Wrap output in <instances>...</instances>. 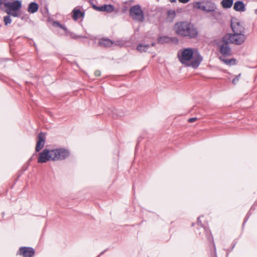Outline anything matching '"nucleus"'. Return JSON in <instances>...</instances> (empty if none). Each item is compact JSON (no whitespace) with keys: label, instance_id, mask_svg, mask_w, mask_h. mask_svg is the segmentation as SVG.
Returning a JSON list of instances; mask_svg holds the SVG:
<instances>
[{"label":"nucleus","instance_id":"1","mask_svg":"<svg viewBox=\"0 0 257 257\" xmlns=\"http://www.w3.org/2000/svg\"><path fill=\"white\" fill-rule=\"evenodd\" d=\"M175 33L179 36L188 39H196L199 35L197 27L188 21L176 23L174 26Z\"/></svg>","mask_w":257,"mask_h":257},{"label":"nucleus","instance_id":"2","mask_svg":"<svg viewBox=\"0 0 257 257\" xmlns=\"http://www.w3.org/2000/svg\"><path fill=\"white\" fill-rule=\"evenodd\" d=\"M193 56V50L192 48H185L178 53V58L180 62L187 66L197 68L202 61V57L198 53L195 54L194 58L189 63Z\"/></svg>","mask_w":257,"mask_h":257},{"label":"nucleus","instance_id":"3","mask_svg":"<svg viewBox=\"0 0 257 257\" xmlns=\"http://www.w3.org/2000/svg\"><path fill=\"white\" fill-rule=\"evenodd\" d=\"M224 37L225 41H228L230 43L236 45H242L246 39V36L243 33L227 34Z\"/></svg>","mask_w":257,"mask_h":257},{"label":"nucleus","instance_id":"4","mask_svg":"<svg viewBox=\"0 0 257 257\" xmlns=\"http://www.w3.org/2000/svg\"><path fill=\"white\" fill-rule=\"evenodd\" d=\"M130 15L135 21L143 22L144 20L143 11L139 5H136L131 7Z\"/></svg>","mask_w":257,"mask_h":257},{"label":"nucleus","instance_id":"5","mask_svg":"<svg viewBox=\"0 0 257 257\" xmlns=\"http://www.w3.org/2000/svg\"><path fill=\"white\" fill-rule=\"evenodd\" d=\"M52 153L54 161L64 160L70 155L69 151L63 148L53 149Z\"/></svg>","mask_w":257,"mask_h":257},{"label":"nucleus","instance_id":"6","mask_svg":"<svg viewBox=\"0 0 257 257\" xmlns=\"http://www.w3.org/2000/svg\"><path fill=\"white\" fill-rule=\"evenodd\" d=\"M52 150H49L45 149L40 153L39 157L38 160V163H46L49 160L53 161V156H52Z\"/></svg>","mask_w":257,"mask_h":257},{"label":"nucleus","instance_id":"7","mask_svg":"<svg viewBox=\"0 0 257 257\" xmlns=\"http://www.w3.org/2000/svg\"><path fill=\"white\" fill-rule=\"evenodd\" d=\"M18 254L23 257H33L35 254V251L31 247L22 246L19 248Z\"/></svg>","mask_w":257,"mask_h":257},{"label":"nucleus","instance_id":"8","mask_svg":"<svg viewBox=\"0 0 257 257\" xmlns=\"http://www.w3.org/2000/svg\"><path fill=\"white\" fill-rule=\"evenodd\" d=\"M222 41L223 44L220 46L219 51L220 53L223 56H230L231 48L229 46V42L228 41H225L224 37L222 38Z\"/></svg>","mask_w":257,"mask_h":257},{"label":"nucleus","instance_id":"9","mask_svg":"<svg viewBox=\"0 0 257 257\" xmlns=\"http://www.w3.org/2000/svg\"><path fill=\"white\" fill-rule=\"evenodd\" d=\"M231 27L233 33H243L244 28L241 25L240 22L236 19L231 20Z\"/></svg>","mask_w":257,"mask_h":257},{"label":"nucleus","instance_id":"10","mask_svg":"<svg viewBox=\"0 0 257 257\" xmlns=\"http://www.w3.org/2000/svg\"><path fill=\"white\" fill-rule=\"evenodd\" d=\"M5 7L7 8L9 10L13 11H17L19 10L22 7L21 1L16 0L13 2L5 3Z\"/></svg>","mask_w":257,"mask_h":257},{"label":"nucleus","instance_id":"11","mask_svg":"<svg viewBox=\"0 0 257 257\" xmlns=\"http://www.w3.org/2000/svg\"><path fill=\"white\" fill-rule=\"evenodd\" d=\"M45 142V134L41 132L38 135V140L36 146V151L39 152L44 146Z\"/></svg>","mask_w":257,"mask_h":257},{"label":"nucleus","instance_id":"12","mask_svg":"<svg viewBox=\"0 0 257 257\" xmlns=\"http://www.w3.org/2000/svg\"><path fill=\"white\" fill-rule=\"evenodd\" d=\"M203 3L205 4V8L206 10L204 12L209 13L212 11H214V9H217L216 5L211 1H203Z\"/></svg>","mask_w":257,"mask_h":257},{"label":"nucleus","instance_id":"13","mask_svg":"<svg viewBox=\"0 0 257 257\" xmlns=\"http://www.w3.org/2000/svg\"><path fill=\"white\" fill-rule=\"evenodd\" d=\"M72 14L73 20L76 21L79 18H83L85 15V13L81 11L79 9L75 8L73 10Z\"/></svg>","mask_w":257,"mask_h":257},{"label":"nucleus","instance_id":"14","mask_svg":"<svg viewBox=\"0 0 257 257\" xmlns=\"http://www.w3.org/2000/svg\"><path fill=\"white\" fill-rule=\"evenodd\" d=\"M233 9L237 12H244L246 10L245 5L242 1H238L235 2Z\"/></svg>","mask_w":257,"mask_h":257},{"label":"nucleus","instance_id":"15","mask_svg":"<svg viewBox=\"0 0 257 257\" xmlns=\"http://www.w3.org/2000/svg\"><path fill=\"white\" fill-rule=\"evenodd\" d=\"M113 44V42L107 38H102L99 40L98 45L100 47L107 48L110 47Z\"/></svg>","mask_w":257,"mask_h":257},{"label":"nucleus","instance_id":"16","mask_svg":"<svg viewBox=\"0 0 257 257\" xmlns=\"http://www.w3.org/2000/svg\"><path fill=\"white\" fill-rule=\"evenodd\" d=\"M197 224L203 228L204 231L206 232V237L209 240H212L213 244L214 247V248L215 249V244L213 240L212 236L211 234H210V230H208L207 228H206L205 227L203 226V224L201 223V221H200V217H198L197 218Z\"/></svg>","mask_w":257,"mask_h":257},{"label":"nucleus","instance_id":"17","mask_svg":"<svg viewBox=\"0 0 257 257\" xmlns=\"http://www.w3.org/2000/svg\"><path fill=\"white\" fill-rule=\"evenodd\" d=\"M39 9L38 4L35 2H31L29 4L27 11L29 13L34 14L38 11Z\"/></svg>","mask_w":257,"mask_h":257},{"label":"nucleus","instance_id":"18","mask_svg":"<svg viewBox=\"0 0 257 257\" xmlns=\"http://www.w3.org/2000/svg\"><path fill=\"white\" fill-rule=\"evenodd\" d=\"M103 12H107L108 13H111L113 12L117 13L118 10H115L114 7L112 5H103Z\"/></svg>","mask_w":257,"mask_h":257},{"label":"nucleus","instance_id":"19","mask_svg":"<svg viewBox=\"0 0 257 257\" xmlns=\"http://www.w3.org/2000/svg\"><path fill=\"white\" fill-rule=\"evenodd\" d=\"M233 4V0H222L221 5L224 9H229Z\"/></svg>","mask_w":257,"mask_h":257},{"label":"nucleus","instance_id":"20","mask_svg":"<svg viewBox=\"0 0 257 257\" xmlns=\"http://www.w3.org/2000/svg\"><path fill=\"white\" fill-rule=\"evenodd\" d=\"M171 41V38L167 36H160L158 38V43L161 44L170 43Z\"/></svg>","mask_w":257,"mask_h":257},{"label":"nucleus","instance_id":"21","mask_svg":"<svg viewBox=\"0 0 257 257\" xmlns=\"http://www.w3.org/2000/svg\"><path fill=\"white\" fill-rule=\"evenodd\" d=\"M209 13L211 14V16L215 20H218L220 18L221 13L219 10L217 8V9H214V11H212Z\"/></svg>","mask_w":257,"mask_h":257},{"label":"nucleus","instance_id":"22","mask_svg":"<svg viewBox=\"0 0 257 257\" xmlns=\"http://www.w3.org/2000/svg\"><path fill=\"white\" fill-rule=\"evenodd\" d=\"M149 47V44H140L137 46V49L140 52H146Z\"/></svg>","mask_w":257,"mask_h":257},{"label":"nucleus","instance_id":"23","mask_svg":"<svg viewBox=\"0 0 257 257\" xmlns=\"http://www.w3.org/2000/svg\"><path fill=\"white\" fill-rule=\"evenodd\" d=\"M53 25L54 27H59L62 29H63L65 33L67 34V33H69V31L68 29L64 25L60 24L59 22L55 21L53 23Z\"/></svg>","mask_w":257,"mask_h":257},{"label":"nucleus","instance_id":"24","mask_svg":"<svg viewBox=\"0 0 257 257\" xmlns=\"http://www.w3.org/2000/svg\"><path fill=\"white\" fill-rule=\"evenodd\" d=\"M202 4H203V2H197L195 3L194 7L199 10L204 11V10H206L205 6L202 5Z\"/></svg>","mask_w":257,"mask_h":257},{"label":"nucleus","instance_id":"25","mask_svg":"<svg viewBox=\"0 0 257 257\" xmlns=\"http://www.w3.org/2000/svg\"><path fill=\"white\" fill-rule=\"evenodd\" d=\"M122 113L118 112V110L114 109L112 110V117L114 118H117V116H121Z\"/></svg>","mask_w":257,"mask_h":257},{"label":"nucleus","instance_id":"26","mask_svg":"<svg viewBox=\"0 0 257 257\" xmlns=\"http://www.w3.org/2000/svg\"><path fill=\"white\" fill-rule=\"evenodd\" d=\"M4 22L6 25L10 24L12 23V20H11L10 16L9 15L4 17Z\"/></svg>","mask_w":257,"mask_h":257},{"label":"nucleus","instance_id":"27","mask_svg":"<svg viewBox=\"0 0 257 257\" xmlns=\"http://www.w3.org/2000/svg\"><path fill=\"white\" fill-rule=\"evenodd\" d=\"M6 12L10 16H12L14 17H18L19 16V15L16 11L12 12V11H10V10H9L8 9H7V10H6Z\"/></svg>","mask_w":257,"mask_h":257},{"label":"nucleus","instance_id":"28","mask_svg":"<svg viewBox=\"0 0 257 257\" xmlns=\"http://www.w3.org/2000/svg\"><path fill=\"white\" fill-rule=\"evenodd\" d=\"M224 63L227 65H233L235 63V60L234 59H229L226 60H223Z\"/></svg>","mask_w":257,"mask_h":257},{"label":"nucleus","instance_id":"29","mask_svg":"<svg viewBox=\"0 0 257 257\" xmlns=\"http://www.w3.org/2000/svg\"><path fill=\"white\" fill-rule=\"evenodd\" d=\"M67 34L69 35L72 38L76 39V40L78 39V38H80V37H81V35H76L72 32H70L69 31V33H67Z\"/></svg>","mask_w":257,"mask_h":257},{"label":"nucleus","instance_id":"30","mask_svg":"<svg viewBox=\"0 0 257 257\" xmlns=\"http://www.w3.org/2000/svg\"><path fill=\"white\" fill-rule=\"evenodd\" d=\"M92 7L93 8L97 11H98V12H103V9H104V8H103V5H102V6L101 7H97L96 6V5H93L92 6Z\"/></svg>","mask_w":257,"mask_h":257},{"label":"nucleus","instance_id":"31","mask_svg":"<svg viewBox=\"0 0 257 257\" xmlns=\"http://www.w3.org/2000/svg\"><path fill=\"white\" fill-rule=\"evenodd\" d=\"M168 15L172 18H174L176 16V13L174 11L170 10L168 11Z\"/></svg>","mask_w":257,"mask_h":257},{"label":"nucleus","instance_id":"32","mask_svg":"<svg viewBox=\"0 0 257 257\" xmlns=\"http://www.w3.org/2000/svg\"><path fill=\"white\" fill-rule=\"evenodd\" d=\"M240 75L241 74H239L232 80V82L233 84H235L239 81Z\"/></svg>","mask_w":257,"mask_h":257},{"label":"nucleus","instance_id":"33","mask_svg":"<svg viewBox=\"0 0 257 257\" xmlns=\"http://www.w3.org/2000/svg\"><path fill=\"white\" fill-rule=\"evenodd\" d=\"M94 75L96 77H98L101 75V72L99 70H96L94 72Z\"/></svg>","mask_w":257,"mask_h":257},{"label":"nucleus","instance_id":"34","mask_svg":"<svg viewBox=\"0 0 257 257\" xmlns=\"http://www.w3.org/2000/svg\"><path fill=\"white\" fill-rule=\"evenodd\" d=\"M197 119L196 117H192L188 119V122H193Z\"/></svg>","mask_w":257,"mask_h":257},{"label":"nucleus","instance_id":"35","mask_svg":"<svg viewBox=\"0 0 257 257\" xmlns=\"http://www.w3.org/2000/svg\"><path fill=\"white\" fill-rule=\"evenodd\" d=\"M179 2L183 3V4H186L189 2L190 0H178Z\"/></svg>","mask_w":257,"mask_h":257},{"label":"nucleus","instance_id":"36","mask_svg":"<svg viewBox=\"0 0 257 257\" xmlns=\"http://www.w3.org/2000/svg\"><path fill=\"white\" fill-rule=\"evenodd\" d=\"M248 217H249V212H248V213L247 214V215H246V217H245V220H244V222H243V225H244V224H245V222H246V221H247V220L248 219Z\"/></svg>","mask_w":257,"mask_h":257},{"label":"nucleus","instance_id":"37","mask_svg":"<svg viewBox=\"0 0 257 257\" xmlns=\"http://www.w3.org/2000/svg\"><path fill=\"white\" fill-rule=\"evenodd\" d=\"M8 2L7 0H0V5H2L3 3L5 5V3Z\"/></svg>","mask_w":257,"mask_h":257},{"label":"nucleus","instance_id":"38","mask_svg":"<svg viewBox=\"0 0 257 257\" xmlns=\"http://www.w3.org/2000/svg\"><path fill=\"white\" fill-rule=\"evenodd\" d=\"M82 38H85V39H87L88 37L86 36H81V37Z\"/></svg>","mask_w":257,"mask_h":257},{"label":"nucleus","instance_id":"39","mask_svg":"<svg viewBox=\"0 0 257 257\" xmlns=\"http://www.w3.org/2000/svg\"><path fill=\"white\" fill-rule=\"evenodd\" d=\"M170 2L171 3H175L176 2V0H170Z\"/></svg>","mask_w":257,"mask_h":257},{"label":"nucleus","instance_id":"40","mask_svg":"<svg viewBox=\"0 0 257 257\" xmlns=\"http://www.w3.org/2000/svg\"><path fill=\"white\" fill-rule=\"evenodd\" d=\"M151 45H152V46L154 47V46H155V43H152Z\"/></svg>","mask_w":257,"mask_h":257},{"label":"nucleus","instance_id":"41","mask_svg":"<svg viewBox=\"0 0 257 257\" xmlns=\"http://www.w3.org/2000/svg\"><path fill=\"white\" fill-rule=\"evenodd\" d=\"M213 257H217L216 256V252H215V253H214V256H213Z\"/></svg>","mask_w":257,"mask_h":257},{"label":"nucleus","instance_id":"42","mask_svg":"<svg viewBox=\"0 0 257 257\" xmlns=\"http://www.w3.org/2000/svg\"><path fill=\"white\" fill-rule=\"evenodd\" d=\"M103 252H104V251L101 252L100 253V255L102 254L103 253Z\"/></svg>","mask_w":257,"mask_h":257},{"label":"nucleus","instance_id":"43","mask_svg":"<svg viewBox=\"0 0 257 257\" xmlns=\"http://www.w3.org/2000/svg\"><path fill=\"white\" fill-rule=\"evenodd\" d=\"M255 13L257 14V9L255 10Z\"/></svg>","mask_w":257,"mask_h":257}]
</instances>
